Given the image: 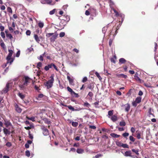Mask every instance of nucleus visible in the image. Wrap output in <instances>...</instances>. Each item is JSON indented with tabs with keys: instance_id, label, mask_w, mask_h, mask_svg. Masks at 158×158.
I'll return each instance as SVG.
<instances>
[{
	"instance_id": "52",
	"label": "nucleus",
	"mask_w": 158,
	"mask_h": 158,
	"mask_svg": "<svg viewBox=\"0 0 158 158\" xmlns=\"http://www.w3.org/2000/svg\"><path fill=\"white\" fill-rule=\"evenodd\" d=\"M7 11L9 13H12V11L11 8L10 7H8L7 9Z\"/></svg>"
},
{
	"instance_id": "60",
	"label": "nucleus",
	"mask_w": 158,
	"mask_h": 158,
	"mask_svg": "<svg viewBox=\"0 0 158 158\" xmlns=\"http://www.w3.org/2000/svg\"><path fill=\"white\" fill-rule=\"evenodd\" d=\"M9 70L8 67H7L4 70V72L3 73V74H5Z\"/></svg>"
},
{
	"instance_id": "6",
	"label": "nucleus",
	"mask_w": 158,
	"mask_h": 158,
	"mask_svg": "<svg viewBox=\"0 0 158 158\" xmlns=\"http://www.w3.org/2000/svg\"><path fill=\"white\" fill-rule=\"evenodd\" d=\"M41 129L43 130V133L44 136H47L49 135L48 130L44 126H43Z\"/></svg>"
},
{
	"instance_id": "2",
	"label": "nucleus",
	"mask_w": 158,
	"mask_h": 158,
	"mask_svg": "<svg viewBox=\"0 0 158 158\" xmlns=\"http://www.w3.org/2000/svg\"><path fill=\"white\" fill-rule=\"evenodd\" d=\"M54 74L51 75L49 79L45 84V85L47 86L48 89L50 88L53 86V84L54 81Z\"/></svg>"
},
{
	"instance_id": "14",
	"label": "nucleus",
	"mask_w": 158,
	"mask_h": 158,
	"mask_svg": "<svg viewBox=\"0 0 158 158\" xmlns=\"http://www.w3.org/2000/svg\"><path fill=\"white\" fill-rule=\"evenodd\" d=\"M111 120L113 122H115L118 119V118L117 115H114L111 116L110 118Z\"/></svg>"
},
{
	"instance_id": "27",
	"label": "nucleus",
	"mask_w": 158,
	"mask_h": 158,
	"mask_svg": "<svg viewBox=\"0 0 158 158\" xmlns=\"http://www.w3.org/2000/svg\"><path fill=\"white\" fill-rule=\"evenodd\" d=\"M110 135L114 138H118L120 137V135H118L115 133H112L110 134Z\"/></svg>"
},
{
	"instance_id": "39",
	"label": "nucleus",
	"mask_w": 158,
	"mask_h": 158,
	"mask_svg": "<svg viewBox=\"0 0 158 158\" xmlns=\"http://www.w3.org/2000/svg\"><path fill=\"white\" fill-rule=\"evenodd\" d=\"M122 147L123 148H129V146L127 144H124L123 143Z\"/></svg>"
},
{
	"instance_id": "56",
	"label": "nucleus",
	"mask_w": 158,
	"mask_h": 158,
	"mask_svg": "<svg viewBox=\"0 0 158 158\" xmlns=\"http://www.w3.org/2000/svg\"><path fill=\"white\" fill-rule=\"evenodd\" d=\"M87 81V78L86 77H84L82 80V82H86Z\"/></svg>"
},
{
	"instance_id": "8",
	"label": "nucleus",
	"mask_w": 158,
	"mask_h": 158,
	"mask_svg": "<svg viewBox=\"0 0 158 158\" xmlns=\"http://www.w3.org/2000/svg\"><path fill=\"white\" fill-rule=\"evenodd\" d=\"M123 155L126 157H131L133 158V157H135L132 155V152L131 151H127L123 154Z\"/></svg>"
},
{
	"instance_id": "16",
	"label": "nucleus",
	"mask_w": 158,
	"mask_h": 158,
	"mask_svg": "<svg viewBox=\"0 0 158 158\" xmlns=\"http://www.w3.org/2000/svg\"><path fill=\"white\" fill-rule=\"evenodd\" d=\"M116 76L118 77H122L125 79H126L127 77V76L126 75L122 73L119 74H117Z\"/></svg>"
},
{
	"instance_id": "55",
	"label": "nucleus",
	"mask_w": 158,
	"mask_h": 158,
	"mask_svg": "<svg viewBox=\"0 0 158 158\" xmlns=\"http://www.w3.org/2000/svg\"><path fill=\"white\" fill-rule=\"evenodd\" d=\"M20 50L18 51L17 52L16 54V56L17 57H19L20 55Z\"/></svg>"
},
{
	"instance_id": "37",
	"label": "nucleus",
	"mask_w": 158,
	"mask_h": 158,
	"mask_svg": "<svg viewBox=\"0 0 158 158\" xmlns=\"http://www.w3.org/2000/svg\"><path fill=\"white\" fill-rule=\"evenodd\" d=\"M27 119L28 120H31L33 122H34L35 121V118L34 117H27Z\"/></svg>"
},
{
	"instance_id": "49",
	"label": "nucleus",
	"mask_w": 158,
	"mask_h": 158,
	"mask_svg": "<svg viewBox=\"0 0 158 158\" xmlns=\"http://www.w3.org/2000/svg\"><path fill=\"white\" fill-rule=\"evenodd\" d=\"M102 155L101 154H98L95 156L93 158H99V157H101Z\"/></svg>"
},
{
	"instance_id": "4",
	"label": "nucleus",
	"mask_w": 158,
	"mask_h": 158,
	"mask_svg": "<svg viewBox=\"0 0 158 158\" xmlns=\"http://www.w3.org/2000/svg\"><path fill=\"white\" fill-rule=\"evenodd\" d=\"M6 60H7V62L4 66V67H6L8 64L9 63L10 65H11L14 60V59L11 57H7Z\"/></svg>"
},
{
	"instance_id": "15",
	"label": "nucleus",
	"mask_w": 158,
	"mask_h": 158,
	"mask_svg": "<svg viewBox=\"0 0 158 158\" xmlns=\"http://www.w3.org/2000/svg\"><path fill=\"white\" fill-rule=\"evenodd\" d=\"M111 10H113L114 13L115 14V15L117 17H118V16H120L121 17H122L123 15L121 14H119L118 13L114 8H112Z\"/></svg>"
},
{
	"instance_id": "45",
	"label": "nucleus",
	"mask_w": 158,
	"mask_h": 158,
	"mask_svg": "<svg viewBox=\"0 0 158 158\" xmlns=\"http://www.w3.org/2000/svg\"><path fill=\"white\" fill-rule=\"evenodd\" d=\"M6 145L7 147H10L11 146L12 144L11 143L8 142L6 143Z\"/></svg>"
},
{
	"instance_id": "47",
	"label": "nucleus",
	"mask_w": 158,
	"mask_h": 158,
	"mask_svg": "<svg viewBox=\"0 0 158 158\" xmlns=\"http://www.w3.org/2000/svg\"><path fill=\"white\" fill-rule=\"evenodd\" d=\"M44 122H45V123H47L48 124H50L51 123L50 121H49V120H48L47 119H45V120H44Z\"/></svg>"
},
{
	"instance_id": "34",
	"label": "nucleus",
	"mask_w": 158,
	"mask_h": 158,
	"mask_svg": "<svg viewBox=\"0 0 158 158\" xmlns=\"http://www.w3.org/2000/svg\"><path fill=\"white\" fill-rule=\"evenodd\" d=\"M95 73L100 80H101L102 79L101 77L100 76L99 74L98 73L96 72Z\"/></svg>"
},
{
	"instance_id": "10",
	"label": "nucleus",
	"mask_w": 158,
	"mask_h": 158,
	"mask_svg": "<svg viewBox=\"0 0 158 158\" xmlns=\"http://www.w3.org/2000/svg\"><path fill=\"white\" fill-rule=\"evenodd\" d=\"M40 2L43 4H51L52 1L51 0H41Z\"/></svg>"
},
{
	"instance_id": "64",
	"label": "nucleus",
	"mask_w": 158,
	"mask_h": 158,
	"mask_svg": "<svg viewBox=\"0 0 158 158\" xmlns=\"http://www.w3.org/2000/svg\"><path fill=\"white\" fill-rule=\"evenodd\" d=\"M0 29L1 31H3L4 29V27L2 26H0Z\"/></svg>"
},
{
	"instance_id": "53",
	"label": "nucleus",
	"mask_w": 158,
	"mask_h": 158,
	"mask_svg": "<svg viewBox=\"0 0 158 158\" xmlns=\"http://www.w3.org/2000/svg\"><path fill=\"white\" fill-rule=\"evenodd\" d=\"M0 35H1V37L3 38H4L5 37V34L4 32H1V33H0Z\"/></svg>"
},
{
	"instance_id": "11",
	"label": "nucleus",
	"mask_w": 158,
	"mask_h": 158,
	"mask_svg": "<svg viewBox=\"0 0 158 158\" xmlns=\"http://www.w3.org/2000/svg\"><path fill=\"white\" fill-rule=\"evenodd\" d=\"M134 78L139 83H143L144 82V81L141 79L137 76H134Z\"/></svg>"
},
{
	"instance_id": "17",
	"label": "nucleus",
	"mask_w": 158,
	"mask_h": 158,
	"mask_svg": "<svg viewBox=\"0 0 158 158\" xmlns=\"http://www.w3.org/2000/svg\"><path fill=\"white\" fill-rule=\"evenodd\" d=\"M125 108V110L126 111L128 112L130 109V106L129 104L127 103L124 105Z\"/></svg>"
},
{
	"instance_id": "46",
	"label": "nucleus",
	"mask_w": 158,
	"mask_h": 158,
	"mask_svg": "<svg viewBox=\"0 0 158 158\" xmlns=\"http://www.w3.org/2000/svg\"><path fill=\"white\" fill-rule=\"evenodd\" d=\"M65 34L64 32H61L59 34V36L60 37H62L64 36Z\"/></svg>"
},
{
	"instance_id": "24",
	"label": "nucleus",
	"mask_w": 158,
	"mask_h": 158,
	"mask_svg": "<svg viewBox=\"0 0 158 158\" xmlns=\"http://www.w3.org/2000/svg\"><path fill=\"white\" fill-rule=\"evenodd\" d=\"M141 99H142V98H141V97H137L136 98L135 101L137 103H139L141 102Z\"/></svg>"
},
{
	"instance_id": "35",
	"label": "nucleus",
	"mask_w": 158,
	"mask_h": 158,
	"mask_svg": "<svg viewBox=\"0 0 158 158\" xmlns=\"http://www.w3.org/2000/svg\"><path fill=\"white\" fill-rule=\"evenodd\" d=\"M78 124V123L77 122H72V125L74 127H77Z\"/></svg>"
},
{
	"instance_id": "41",
	"label": "nucleus",
	"mask_w": 158,
	"mask_h": 158,
	"mask_svg": "<svg viewBox=\"0 0 158 158\" xmlns=\"http://www.w3.org/2000/svg\"><path fill=\"white\" fill-rule=\"evenodd\" d=\"M129 139L132 142H134L135 140V139L132 136H129Z\"/></svg>"
},
{
	"instance_id": "1",
	"label": "nucleus",
	"mask_w": 158,
	"mask_h": 158,
	"mask_svg": "<svg viewBox=\"0 0 158 158\" xmlns=\"http://www.w3.org/2000/svg\"><path fill=\"white\" fill-rule=\"evenodd\" d=\"M32 79L27 76H24L21 80H19V87L21 90H24L26 87L32 81Z\"/></svg>"
},
{
	"instance_id": "19",
	"label": "nucleus",
	"mask_w": 158,
	"mask_h": 158,
	"mask_svg": "<svg viewBox=\"0 0 158 158\" xmlns=\"http://www.w3.org/2000/svg\"><path fill=\"white\" fill-rule=\"evenodd\" d=\"M113 110H109L108 112V115L107 116L109 118L111 117V116H112L113 115Z\"/></svg>"
},
{
	"instance_id": "58",
	"label": "nucleus",
	"mask_w": 158,
	"mask_h": 158,
	"mask_svg": "<svg viewBox=\"0 0 158 158\" xmlns=\"http://www.w3.org/2000/svg\"><path fill=\"white\" fill-rule=\"evenodd\" d=\"M26 34L27 35H30L31 34V31L30 30H28L26 32Z\"/></svg>"
},
{
	"instance_id": "62",
	"label": "nucleus",
	"mask_w": 158,
	"mask_h": 158,
	"mask_svg": "<svg viewBox=\"0 0 158 158\" xmlns=\"http://www.w3.org/2000/svg\"><path fill=\"white\" fill-rule=\"evenodd\" d=\"M68 5H64L63 6V8L64 9V10H65L66 9V8L68 7Z\"/></svg>"
},
{
	"instance_id": "63",
	"label": "nucleus",
	"mask_w": 158,
	"mask_h": 158,
	"mask_svg": "<svg viewBox=\"0 0 158 158\" xmlns=\"http://www.w3.org/2000/svg\"><path fill=\"white\" fill-rule=\"evenodd\" d=\"M137 103H136V102L135 101H134V102H132V105L133 106H137Z\"/></svg>"
},
{
	"instance_id": "13",
	"label": "nucleus",
	"mask_w": 158,
	"mask_h": 158,
	"mask_svg": "<svg viewBox=\"0 0 158 158\" xmlns=\"http://www.w3.org/2000/svg\"><path fill=\"white\" fill-rule=\"evenodd\" d=\"M4 124L6 127L11 125V123L10 121L6 119L4 120Z\"/></svg>"
},
{
	"instance_id": "18",
	"label": "nucleus",
	"mask_w": 158,
	"mask_h": 158,
	"mask_svg": "<svg viewBox=\"0 0 158 158\" xmlns=\"http://www.w3.org/2000/svg\"><path fill=\"white\" fill-rule=\"evenodd\" d=\"M3 132L6 135H9L10 134V131H9L6 128H4L3 129Z\"/></svg>"
},
{
	"instance_id": "32",
	"label": "nucleus",
	"mask_w": 158,
	"mask_h": 158,
	"mask_svg": "<svg viewBox=\"0 0 158 158\" xmlns=\"http://www.w3.org/2000/svg\"><path fill=\"white\" fill-rule=\"evenodd\" d=\"M39 27L40 28H42L44 26V23H43L41 22H40L38 24Z\"/></svg>"
},
{
	"instance_id": "48",
	"label": "nucleus",
	"mask_w": 158,
	"mask_h": 158,
	"mask_svg": "<svg viewBox=\"0 0 158 158\" xmlns=\"http://www.w3.org/2000/svg\"><path fill=\"white\" fill-rule=\"evenodd\" d=\"M129 135V134L128 133L125 132L122 134V135L124 137L128 136Z\"/></svg>"
},
{
	"instance_id": "57",
	"label": "nucleus",
	"mask_w": 158,
	"mask_h": 158,
	"mask_svg": "<svg viewBox=\"0 0 158 158\" xmlns=\"http://www.w3.org/2000/svg\"><path fill=\"white\" fill-rule=\"evenodd\" d=\"M135 129L133 127H131V131L132 133H134L135 131Z\"/></svg>"
},
{
	"instance_id": "43",
	"label": "nucleus",
	"mask_w": 158,
	"mask_h": 158,
	"mask_svg": "<svg viewBox=\"0 0 158 158\" xmlns=\"http://www.w3.org/2000/svg\"><path fill=\"white\" fill-rule=\"evenodd\" d=\"M123 143L119 141H117L116 142V144L119 147H122Z\"/></svg>"
},
{
	"instance_id": "31",
	"label": "nucleus",
	"mask_w": 158,
	"mask_h": 158,
	"mask_svg": "<svg viewBox=\"0 0 158 158\" xmlns=\"http://www.w3.org/2000/svg\"><path fill=\"white\" fill-rule=\"evenodd\" d=\"M6 36L7 38L10 39L11 40L13 38L12 35L10 33L6 34Z\"/></svg>"
},
{
	"instance_id": "29",
	"label": "nucleus",
	"mask_w": 158,
	"mask_h": 158,
	"mask_svg": "<svg viewBox=\"0 0 158 158\" xmlns=\"http://www.w3.org/2000/svg\"><path fill=\"white\" fill-rule=\"evenodd\" d=\"M33 49L32 48L30 47L27 48V49L26 51V52L27 54H29L31 52L33 51Z\"/></svg>"
},
{
	"instance_id": "50",
	"label": "nucleus",
	"mask_w": 158,
	"mask_h": 158,
	"mask_svg": "<svg viewBox=\"0 0 158 158\" xmlns=\"http://www.w3.org/2000/svg\"><path fill=\"white\" fill-rule=\"evenodd\" d=\"M0 45L3 49H5L6 48V46L4 42H2L1 43Z\"/></svg>"
},
{
	"instance_id": "42",
	"label": "nucleus",
	"mask_w": 158,
	"mask_h": 158,
	"mask_svg": "<svg viewBox=\"0 0 158 158\" xmlns=\"http://www.w3.org/2000/svg\"><path fill=\"white\" fill-rule=\"evenodd\" d=\"M67 89L71 93V94H72L73 93V92L74 91L73 90L70 88L69 87H67Z\"/></svg>"
},
{
	"instance_id": "38",
	"label": "nucleus",
	"mask_w": 158,
	"mask_h": 158,
	"mask_svg": "<svg viewBox=\"0 0 158 158\" xmlns=\"http://www.w3.org/2000/svg\"><path fill=\"white\" fill-rule=\"evenodd\" d=\"M107 29V27L106 26L105 27H103L102 29V32L103 33L105 34L106 33Z\"/></svg>"
},
{
	"instance_id": "20",
	"label": "nucleus",
	"mask_w": 158,
	"mask_h": 158,
	"mask_svg": "<svg viewBox=\"0 0 158 158\" xmlns=\"http://www.w3.org/2000/svg\"><path fill=\"white\" fill-rule=\"evenodd\" d=\"M45 54V52H44L42 55H40V56H38L37 58L40 61H43L44 60L43 57L44 56Z\"/></svg>"
},
{
	"instance_id": "7",
	"label": "nucleus",
	"mask_w": 158,
	"mask_h": 158,
	"mask_svg": "<svg viewBox=\"0 0 158 158\" xmlns=\"http://www.w3.org/2000/svg\"><path fill=\"white\" fill-rule=\"evenodd\" d=\"M14 106L15 110L18 113H21L22 111V109L19 107V106L16 103H15Z\"/></svg>"
},
{
	"instance_id": "9",
	"label": "nucleus",
	"mask_w": 158,
	"mask_h": 158,
	"mask_svg": "<svg viewBox=\"0 0 158 158\" xmlns=\"http://www.w3.org/2000/svg\"><path fill=\"white\" fill-rule=\"evenodd\" d=\"M53 63H51L45 66L44 68V69L47 71L49 70V69L52 68L53 67Z\"/></svg>"
},
{
	"instance_id": "40",
	"label": "nucleus",
	"mask_w": 158,
	"mask_h": 158,
	"mask_svg": "<svg viewBox=\"0 0 158 158\" xmlns=\"http://www.w3.org/2000/svg\"><path fill=\"white\" fill-rule=\"evenodd\" d=\"M30 152L28 150H27L25 152L26 155L27 157H29L30 156Z\"/></svg>"
},
{
	"instance_id": "22",
	"label": "nucleus",
	"mask_w": 158,
	"mask_h": 158,
	"mask_svg": "<svg viewBox=\"0 0 158 158\" xmlns=\"http://www.w3.org/2000/svg\"><path fill=\"white\" fill-rule=\"evenodd\" d=\"M18 95L22 99H23L25 97V95L20 92L18 93Z\"/></svg>"
},
{
	"instance_id": "54",
	"label": "nucleus",
	"mask_w": 158,
	"mask_h": 158,
	"mask_svg": "<svg viewBox=\"0 0 158 158\" xmlns=\"http://www.w3.org/2000/svg\"><path fill=\"white\" fill-rule=\"evenodd\" d=\"M83 105L87 107H89L90 106V104L87 102H85Z\"/></svg>"
},
{
	"instance_id": "21",
	"label": "nucleus",
	"mask_w": 158,
	"mask_h": 158,
	"mask_svg": "<svg viewBox=\"0 0 158 158\" xmlns=\"http://www.w3.org/2000/svg\"><path fill=\"white\" fill-rule=\"evenodd\" d=\"M64 106L65 107H67L69 110H71L73 111L77 110H76L74 108L71 106H67L64 104Z\"/></svg>"
},
{
	"instance_id": "12",
	"label": "nucleus",
	"mask_w": 158,
	"mask_h": 158,
	"mask_svg": "<svg viewBox=\"0 0 158 158\" xmlns=\"http://www.w3.org/2000/svg\"><path fill=\"white\" fill-rule=\"evenodd\" d=\"M67 78L68 80H69V83L71 85H74V82H73V78H71L69 76H67Z\"/></svg>"
},
{
	"instance_id": "25",
	"label": "nucleus",
	"mask_w": 158,
	"mask_h": 158,
	"mask_svg": "<svg viewBox=\"0 0 158 158\" xmlns=\"http://www.w3.org/2000/svg\"><path fill=\"white\" fill-rule=\"evenodd\" d=\"M77 152L78 154H82L84 152V150L81 148H78L77 150Z\"/></svg>"
},
{
	"instance_id": "33",
	"label": "nucleus",
	"mask_w": 158,
	"mask_h": 158,
	"mask_svg": "<svg viewBox=\"0 0 158 158\" xmlns=\"http://www.w3.org/2000/svg\"><path fill=\"white\" fill-rule=\"evenodd\" d=\"M73 97H75L76 98H78L79 97V96L77 94L75 93L74 92H73V93L71 94Z\"/></svg>"
},
{
	"instance_id": "51",
	"label": "nucleus",
	"mask_w": 158,
	"mask_h": 158,
	"mask_svg": "<svg viewBox=\"0 0 158 158\" xmlns=\"http://www.w3.org/2000/svg\"><path fill=\"white\" fill-rule=\"evenodd\" d=\"M56 9H54L50 11L49 12V14L51 15H52L54 14L55 12Z\"/></svg>"
},
{
	"instance_id": "61",
	"label": "nucleus",
	"mask_w": 158,
	"mask_h": 158,
	"mask_svg": "<svg viewBox=\"0 0 158 158\" xmlns=\"http://www.w3.org/2000/svg\"><path fill=\"white\" fill-rule=\"evenodd\" d=\"M93 94L91 92H89L88 94V95H89L91 97H92V96H93Z\"/></svg>"
},
{
	"instance_id": "28",
	"label": "nucleus",
	"mask_w": 158,
	"mask_h": 158,
	"mask_svg": "<svg viewBox=\"0 0 158 158\" xmlns=\"http://www.w3.org/2000/svg\"><path fill=\"white\" fill-rule=\"evenodd\" d=\"M126 60L123 58H121L119 59V63L121 64H124Z\"/></svg>"
},
{
	"instance_id": "23",
	"label": "nucleus",
	"mask_w": 158,
	"mask_h": 158,
	"mask_svg": "<svg viewBox=\"0 0 158 158\" xmlns=\"http://www.w3.org/2000/svg\"><path fill=\"white\" fill-rule=\"evenodd\" d=\"M34 37L35 39L37 42L38 43H39L40 42V40L38 36L37 35L35 34L34 35Z\"/></svg>"
},
{
	"instance_id": "59",
	"label": "nucleus",
	"mask_w": 158,
	"mask_h": 158,
	"mask_svg": "<svg viewBox=\"0 0 158 158\" xmlns=\"http://www.w3.org/2000/svg\"><path fill=\"white\" fill-rule=\"evenodd\" d=\"M90 10V9H89L88 10H86L85 12V14L86 15H89L90 14L88 10Z\"/></svg>"
},
{
	"instance_id": "36",
	"label": "nucleus",
	"mask_w": 158,
	"mask_h": 158,
	"mask_svg": "<svg viewBox=\"0 0 158 158\" xmlns=\"http://www.w3.org/2000/svg\"><path fill=\"white\" fill-rule=\"evenodd\" d=\"M119 125L121 126L124 127L126 125V123L124 121H121L120 122Z\"/></svg>"
},
{
	"instance_id": "3",
	"label": "nucleus",
	"mask_w": 158,
	"mask_h": 158,
	"mask_svg": "<svg viewBox=\"0 0 158 158\" xmlns=\"http://www.w3.org/2000/svg\"><path fill=\"white\" fill-rule=\"evenodd\" d=\"M58 34L56 33H47L46 36L47 37H49L52 36V37L50 38V41L51 42H54L55 40L56 39L58 36Z\"/></svg>"
},
{
	"instance_id": "5",
	"label": "nucleus",
	"mask_w": 158,
	"mask_h": 158,
	"mask_svg": "<svg viewBox=\"0 0 158 158\" xmlns=\"http://www.w3.org/2000/svg\"><path fill=\"white\" fill-rule=\"evenodd\" d=\"M12 85L11 83H8L6 84V87L4 88L2 91V93H7L9 90V88Z\"/></svg>"
},
{
	"instance_id": "44",
	"label": "nucleus",
	"mask_w": 158,
	"mask_h": 158,
	"mask_svg": "<svg viewBox=\"0 0 158 158\" xmlns=\"http://www.w3.org/2000/svg\"><path fill=\"white\" fill-rule=\"evenodd\" d=\"M42 66V63L40 62H39L37 63V67L39 68L41 67Z\"/></svg>"
},
{
	"instance_id": "30",
	"label": "nucleus",
	"mask_w": 158,
	"mask_h": 158,
	"mask_svg": "<svg viewBox=\"0 0 158 158\" xmlns=\"http://www.w3.org/2000/svg\"><path fill=\"white\" fill-rule=\"evenodd\" d=\"M132 151L133 152L135 153L137 155H139V150H135V149H132Z\"/></svg>"
},
{
	"instance_id": "26",
	"label": "nucleus",
	"mask_w": 158,
	"mask_h": 158,
	"mask_svg": "<svg viewBox=\"0 0 158 158\" xmlns=\"http://www.w3.org/2000/svg\"><path fill=\"white\" fill-rule=\"evenodd\" d=\"M9 53L7 57H11L13 53V51L12 50H8Z\"/></svg>"
}]
</instances>
